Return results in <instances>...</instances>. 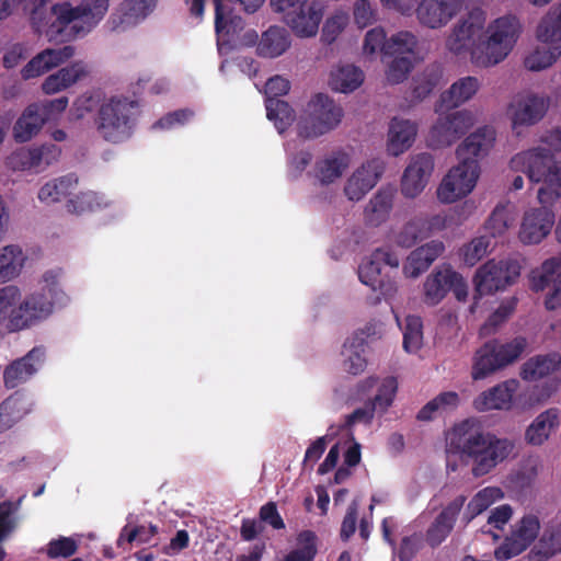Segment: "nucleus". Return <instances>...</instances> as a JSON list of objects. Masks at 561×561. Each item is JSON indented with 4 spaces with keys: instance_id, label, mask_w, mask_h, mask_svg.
I'll use <instances>...</instances> for the list:
<instances>
[{
    "instance_id": "nucleus-35",
    "label": "nucleus",
    "mask_w": 561,
    "mask_h": 561,
    "mask_svg": "<svg viewBox=\"0 0 561 561\" xmlns=\"http://www.w3.org/2000/svg\"><path fill=\"white\" fill-rule=\"evenodd\" d=\"M351 162V156L347 152H331L317 162L316 178L324 185L335 183L350 168Z\"/></svg>"
},
{
    "instance_id": "nucleus-44",
    "label": "nucleus",
    "mask_w": 561,
    "mask_h": 561,
    "mask_svg": "<svg viewBox=\"0 0 561 561\" xmlns=\"http://www.w3.org/2000/svg\"><path fill=\"white\" fill-rule=\"evenodd\" d=\"M153 0H125L119 7V16L112 18L114 30L124 25H134L144 20L151 11Z\"/></svg>"
},
{
    "instance_id": "nucleus-49",
    "label": "nucleus",
    "mask_w": 561,
    "mask_h": 561,
    "mask_svg": "<svg viewBox=\"0 0 561 561\" xmlns=\"http://www.w3.org/2000/svg\"><path fill=\"white\" fill-rule=\"evenodd\" d=\"M364 343L362 339L347 340L342 348L343 367L353 375L364 371L366 359L364 357Z\"/></svg>"
},
{
    "instance_id": "nucleus-11",
    "label": "nucleus",
    "mask_w": 561,
    "mask_h": 561,
    "mask_svg": "<svg viewBox=\"0 0 561 561\" xmlns=\"http://www.w3.org/2000/svg\"><path fill=\"white\" fill-rule=\"evenodd\" d=\"M549 108V100L531 91H523L513 96L507 106L512 128L519 133L520 128L539 123Z\"/></svg>"
},
{
    "instance_id": "nucleus-20",
    "label": "nucleus",
    "mask_w": 561,
    "mask_h": 561,
    "mask_svg": "<svg viewBox=\"0 0 561 561\" xmlns=\"http://www.w3.org/2000/svg\"><path fill=\"white\" fill-rule=\"evenodd\" d=\"M495 130L482 126L469 134L456 149L457 160L480 164L479 160L489 154L495 144Z\"/></svg>"
},
{
    "instance_id": "nucleus-6",
    "label": "nucleus",
    "mask_w": 561,
    "mask_h": 561,
    "mask_svg": "<svg viewBox=\"0 0 561 561\" xmlns=\"http://www.w3.org/2000/svg\"><path fill=\"white\" fill-rule=\"evenodd\" d=\"M343 108L329 95H313L304 110L297 123L298 136L314 139L335 129L342 122Z\"/></svg>"
},
{
    "instance_id": "nucleus-33",
    "label": "nucleus",
    "mask_w": 561,
    "mask_h": 561,
    "mask_svg": "<svg viewBox=\"0 0 561 561\" xmlns=\"http://www.w3.org/2000/svg\"><path fill=\"white\" fill-rule=\"evenodd\" d=\"M365 80L363 70L353 64H336L329 73V87L339 93H352L357 90Z\"/></svg>"
},
{
    "instance_id": "nucleus-61",
    "label": "nucleus",
    "mask_w": 561,
    "mask_h": 561,
    "mask_svg": "<svg viewBox=\"0 0 561 561\" xmlns=\"http://www.w3.org/2000/svg\"><path fill=\"white\" fill-rule=\"evenodd\" d=\"M34 104L37 105V110L41 112L45 123H47L57 121L61 116L69 105V99L67 96H60L53 100L34 102Z\"/></svg>"
},
{
    "instance_id": "nucleus-54",
    "label": "nucleus",
    "mask_w": 561,
    "mask_h": 561,
    "mask_svg": "<svg viewBox=\"0 0 561 561\" xmlns=\"http://www.w3.org/2000/svg\"><path fill=\"white\" fill-rule=\"evenodd\" d=\"M514 222V215L508 206L499 205L490 215L485 230L491 237H503Z\"/></svg>"
},
{
    "instance_id": "nucleus-17",
    "label": "nucleus",
    "mask_w": 561,
    "mask_h": 561,
    "mask_svg": "<svg viewBox=\"0 0 561 561\" xmlns=\"http://www.w3.org/2000/svg\"><path fill=\"white\" fill-rule=\"evenodd\" d=\"M462 9L460 0H420L413 8L416 19L425 27H445Z\"/></svg>"
},
{
    "instance_id": "nucleus-18",
    "label": "nucleus",
    "mask_w": 561,
    "mask_h": 561,
    "mask_svg": "<svg viewBox=\"0 0 561 561\" xmlns=\"http://www.w3.org/2000/svg\"><path fill=\"white\" fill-rule=\"evenodd\" d=\"M530 286L536 291L551 286V293L545 301L546 307L550 310L561 307V262L557 259L545 261L531 272Z\"/></svg>"
},
{
    "instance_id": "nucleus-51",
    "label": "nucleus",
    "mask_w": 561,
    "mask_h": 561,
    "mask_svg": "<svg viewBox=\"0 0 561 561\" xmlns=\"http://www.w3.org/2000/svg\"><path fill=\"white\" fill-rule=\"evenodd\" d=\"M266 116L274 123L278 133L285 131L296 118L295 112L289 104L276 99H268L266 101Z\"/></svg>"
},
{
    "instance_id": "nucleus-59",
    "label": "nucleus",
    "mask_w": 561,
    "mask_h": 561,
    "mask_svg": "<svg viewBox=\"0 0 561 561\" xmlns=\"http://www.w3.org/2000/svg\"><path fill=\"white\" fill-rule=\"evenodd\" d=\"M422 321L419 317L409 316L403 331V347L409 353H416L423 345Z\"/></svg>"
},
{
    "instance_id": "nucleus-40",
    "label": "nucleus",
    "mask_w": 561,
    "mask_h": 561,
    "mask_svg": "<svg viewBox=\"0 0 561 561\" xmlns=\"http://www.w3.org/2000/svg\"><path fill=\"white\" fill-rule=\"evenodd\" d=\"M511 51L486 35L471 51V61L480 68L493 67L502 62Z\"/></svg>"
},
{
    "instance_id": "nucleus-36",
    "label": "nucleus",
    "mask_w": 561,
    "mask_h": 561,
    "mask_svg": "<svg viewBox=\"0 0 561 561\" xmlns=\"http://www.w3.org/2000/svg\"><path fill=\"white\" fill-rule=\"evenodd\" d=\"M484 33L512 51L522 33V24L516 16L504 15L492 21Z\"/></svg>"
},
{
    "instance_id": "nucleus-4",
    "label": "nucleus",
    "mask_w": 561,
    "mask_h": 561,
    "mask_svg": "<svg viewBox=\"0 0 561 561\" xmlns=\"http://www.w3.org/2000/svg\"><path fill=\"white\" fill-rule=\"evenodd\" d=\"M67 302V295L58 287V273L45 272L37 289L25 296L22 294V330L46 320L57 308L64 307Z\"/></svg>"
},
{
    "instance_id": "nucleus-62",
    "label": "nucleus",
    "mask_w": 561,
    "mask_h": 561,
    "mask_svg": "<svg viewBox=\"0 0 561 561\" xmlns=\"http://www.w3.org/2000/svg\"><path fill=\"white\" fill-rule=\"evenodd\" d=\"M78 541L72 537H58L48 542L46 553L49 558H68L76 553Z\"/></svg>"
},
{
    "instance_id": "nucleus-5",
    "label": "nucleus",
    "mask_w": 561,
    "mask_h": 561,
    "mask_svg": "<svg viewBox=\"0 0 561 561\" xmlns=\"http://www.w3.org/2000/svg\"><path fill=\"white\" fill-rule=\"evenodd\" d=\"M270 7L290 32L301 39L318 35L325 14V5L320 0H270Z\"/></svg>"
},
{
    "instance_id": "nucleus-64",
    "label": "nucleus",
    "mask_w": 561,
    "mask_h": 561,
    "mask_svg": "<svg viewBox=\"0 0 561 561\" xmlns=\"http://www.w3.org/2000/svg\"><path fill=\"white\" fill-rule=\"evenodd\" d=\"M414 61L410 57H394L386 72L387 80L390 83L403 81L411 71Z\"/></svg>"
},
{
    "instance_id": "nucleus-1",
    "label": "nucleus",
    "mask_w": 561,
    "mask_h": 561,
    "mask_svg": "<svg viewBox=\"0 0 561 561\" xmlns=\"http://www.w3.org/2000/svg\"><path fill=\"white\" fill-rule=\"evenodd\" d=\"M110 0H81L55 3L49 10L36 8L31 14L34 31L49 42L62 43L90 33L105 16Z\"/></svg>"
},
{
    "instance_id": "nucleus-7",
    "label": "nucleus",
    "mask_w": 561,
    "mask_h": 561,
    "mask_svg": "<svg viewBox=\"0 0 561 561\" xmlns=\"http://www.w3.org/2000/svg\"><path fill=\"white\" fill-rule=\"evenodd\" d=\"M480 175V164L458 160L438 183L435 192L437 201L450 205L466 198L474 191Z\"/></svg>"
},
{
    "instance_id": "nucleus-27",
    "label": "nucleus",
    "mask_w": 561,
    "mask_h": 561,
    "mask_svg": "<svg viewBox=\"0 0 561 561\" xmlns=\"http://www.w3.org/2000/svg\"><path fill=\"white\" fill-rule=\"evenodd\" d=\"M561 423V413L557 408H549L540 412L526 427L525 442L535 447L545 445L558 431Z\"/></svg>"
},
{
    "instance_id": "nucleus-31",
    "label": "nucleus",
    "mask_w": 561,
    "mask_h": 561,
    "mask_svg": "<svg viewBox=\"0 0 561 561\" xmlns=\"http://www.w3.org/2000/svg\"><path fill=\"white\" fill-rule=\"evenodd\" d=\"M480 88L481 82L476 77L467 76L459 78L442 93L439 102L435 105V113H439L445 105L448 107L463 105L478 94Z\"/></svg>"
},
{
    "instance_id": "nucleus-8",
    "label": "nucleus",
    "mask_w": 561,
    "mask_h": 561,
    "mask_svg": "<svg viewBox=\"0 0 561 561\" xmlns=\"http://www.w3.org/2000/svg\"><path fill=\"white\" fill-rule=\"evenodd\" d=\"M437 114L438 117L430 128L426 138L427 145L434 149L451 146L476 123L474 114L469 110L450 113L440 111Z\"/></svg>"
},
{
    "instance_id": "nucleus-46",
    "label": "nucleus",
    "mask_w": 561,
    "mask_h": 561,
    "mask_svg": "<svg viewBox=\"0 0 561 561\" xmlns=\"http://www.w3.org/2000/svg\"><path fill=\"white\" fill-rule=\"evenodd\" d=\"M393 194L388 191L378 192L365 207V219L371 226L385 222L392 210Z\"/></svg>"
},
{
    "instance_id": "nucleus-3",
    "label": "nucleus",
    "mask_w": 561,
    "mask_h": 561,
    "mask_svg": "<svg viewBox=\"0 0 561 561\" xmlns=\"http://www.w3.org/2000/svg\"><path fill=\"white\" fill-rule=\"evenodd\" d=\"M511 167L540 184L537 191L540 205L553 206L561 198V162L549 150L537 147L519 152L511 160Z\"/></svg>"
},
{
    "instance_id": "nucleus-58",
    "label": "nucleus",
    "mask_w": 561,
    "mask_h": 561,
    "mask_svg": "<svg viewBox=\"0 0 561 561\" xmlns=\"http://www.w3.org/2000/svg\"><path fill=\"white\" fill-rule=\"evenodd\" d=\"M387 35L382 27L369 30L363 39L362 54L365 58L374 59L379 53L387 55Z\"/></svg>"
},
{
    "instance_id": "nucleus-52",
    "label": "nucleus",
    "mask_w": 561,
    "mask_h": 561,
    "mask_svg": "<svg viewBox=\"0 0 561 561\" xmlns=\"http://www.w3.org/2000/svg\"><path fill=\"white\" fill-rule=\"evenodd\" d=\"M5 165L12 171H30L41 167V151L33 148H20L9 154Z\"/></svg>"
},
{
    "instance_id": "nucleus-26",
    "label": "nucleus",
    "mask_w": 561,
    "mask_h": 561,
    "mask_svg": "<svg viewBox=\"0 0 561 561\" xmlns=\"http://www.w3.org/2000/svg\"><path fill=\"white\" fill-rule=\"evenodd\" d=\"M382 264L392 268H398L400 265V256L388 247L379 248L376 249L358 268V276L360 282L364 285L370 287L374 291L377 290V286L382 279Z\"/></svg>"
},
{
    "instance_id": "nucleus-50",
    "label": "nucleus",
    "mask_w": 561,
    "mask_h": 561,
    "mask_svg": "<svg viewBox=\"0 0 561 561\" xmlns=\"http://www.w3.org/2000/svg\"><path fill=\"white\" fill-rule=\"evenodd\" d=\"M423 239L426 238L425 230L422 227V218H413L407 221L398 230H394L390 237V240L401 248H411Z\"/></svg>"
},
{
    "instance_id": "nucleus-19",
    "label": "nucleus",
    "mask_w": 561,
    "mask_h": 561,
    "mask_svg": "<svg viewBox=\"0 0 561 561\" xmlns=\"http://www.w3.org/2000/svg\"><path fill=\"white\" fill-rule=\"evenodd\" d=\"M265 0H214L216 9L215 26L219 38H224L225 35L233 34L234 26L230 24V10L228 3L236 2L244 11L254 12L256 11ZM191 3V13L197 18H202L204 14V0H186Z\"/></svg>"
},
{
    "instance_id": "nucleus-15",
    "label": "nucleus",
    "mask_w": 561,
    "mask_h": 561,
    "mask_svg": "<svg viewBox=\"0 0 561 561\" xmlns=\"http://www.w3.org/2000/svg\"><path fill=\"white\" fill-rule=\"evenodd\" d=\"M550 206L530 207L523 214L518 239L523 244H538L551 232L556 217Z\"/></svg>"
},
{
    "instance_id": "nucleus-47",
    "label": "nucleus",
    "mask_w": 561,
    "mask_h": 561,
    "mask_svg": "<svg viewBox=\"0 0 561 561\" xmlns=\"http://www.w3.org/2000/svg\"><path fill=\"white\" fill-rule=\"evenodd\" d=\"M387 55L393 57H410L416 60L419 57V44L414 34L401 31L393 34L387 44Z\"/></svg>"
},
{
    "instance_id": "nucleus-2",
    "label": "nucleus",
    "mask_w": 561,
    "mask_h": 561,
    "mask_svg": "<svg viewBox=\"0 0 561 561\" xmlns=\"http://www.w3.org/2000/svg\"><path fill=\"white\" fill-rule=\"evenodd\" d=\"M447 442L451 449L470 460L471 473L476 478L493 471L508 458L515 447L511 439L484 431L474 419L456 424L448 432Z\"/></svg>"
},
{
    "instance_id": "nucleus-32",
    "label": "nucleus",
    "mask_w": 561,
    "mask_h": 561,
    "mask_svg": "<svg viewBox=\"0 0 561 561\" xmlns=\"http://www.w3.org/2000/svg\"><path fill=\"white\" fill-rule=\"evenodd\" d=\"M44 352L33 348L23 358L13 362L4 370V383L8 388H15L28 380L41 367Z\"/></svg>"
},
{
    "instance_id": "nucleus-53",
    "label": "nucleus",
    "mask_w": 561,
    "mask_h": 561,
    "mask_svg": "<svg viewBox=\"0 0 561 561\" xmlns=\"http://www.w3.org/2000/svg\"><path fill=\"white\" fill-rule=\"evenodd\" d=\"M561 551V528L547 530L531 550L535 561H545Z\"/></svg>"
},
{
    "instance_id": "nucleus-22",
    "label": "nucleus",
    "mask_w": 561,
    "mask_h": 561,
    "mask_svg": "<svg viewBox=\"0 0 561 561\" xmlns=\"http://www.w3.org/2000/svg\"><path fill=\"white\" fill-rule=\"evenodd\" d=\"M517 389V380H505L478 394L472 401V407L478 412H489L493 410L508 411L513 408L514 396Z\"/></svg>"
},
{
    "instance_id": "nucleus-12",
    "label": "nucleus",
    "mask_w": 561,
    "mask_h": 561,
    "mask_svg": "<svg viewBox=\"0 0 561 561\" xmlns=\"http://www.w3.org/2000/svg\"><path fill=\"white\" fill-rule=\"evenodd\" d=\"M424 299L428 305H437L449 290L458 300L466 299L468 286L463 277L450 267H442L428 275L423 285Z\"/></svg>"
},
{
    "instance_id": "nucleus-55",
    "label": "nucleus",
    "mask_w": 561,
    "mask_h": 561,
    "mask_svg": "<svg viewBox=\"0 0 561 561\" xmlns=\"http://www.w3.org/2000/svg\"><path fill=\"white\" fill-rule=\"evenodd\" d=\"M102 94L99 91H87L75 99L69 110V119L79 121L92 113L101 103Z\"/></svg>"
},
{
    "instance_id": "nucleus-25",
    "label": "nucleus",
    "mask_w": 561,
    "mask_h": 561,
    "mask_svg": "<svg viewBox=\"0 0 561 561\" xmlns=\"http://www.w3.org/2000/svg\"><path fill=\"white\" fill-rule=\"evenodd\" d=\"M398 390V382L392 377L383 379L367 378L358 386V391L371 396L367 402L377 414H383L392 405Z\"/></svg>"
},
{
    "instance_id": "nucleus-30",
    "label": "nucleus",
    "mask_w": 561,
    "mask_h": 561,
    "mask_svg": "<svg viewBox=\"0 0 561 561\" xmlns=\"http://www.w3.org/2000/svg\"><path fill=\"white\" fill-rule=\"evenodd\" d=\"M27 251L19 243L0 248V285L18 279L28 263Z\"/></svg>"
},
{
    "instance_id": "nucleus-14",
    "label": "nucleus",
    "mask_w": 561,
    "mask_h": 561,
    "mask_svg": "<svg viewBox=\"0 0 561 561\" xmlns=\"http://www.w3.org/2000/svg\"><path fill=\"white\" fill-rule=\"evenodd\" d=\"M485 18L481 12L471 13L454 26L446 39L449 51L460 55L478 46L484 34Z\"/></svg>"
},
{
    "instance_id": "nucleus-23",
    "label": "nucleus",
    "mask_w": 561,
    "mask_h": 561,
    "mask_svg": "<svg viewBox=\"0 0 561 561\" xmlns=\"http://www.w3.org/2000/svg\"><path fill=\"white\" fill-rule=\"evenodd\" d=\"M75 56L72 46L59 48H46L34 56L22 69L21 77L24 80L37 78L49 70L57 68Z\"/></svg>"
},
{
    "instance_id": "nucleus-43",
    "label": "nucleus",
    "mask_w": 561,
    "mask_h": 561,
    "mask_svg": "<svg viewBox=\"0 0 561 561\" xmlns=\"http://www.w3.org/2000/svg\"><path fill=\"white\" fill-rule=\"evenodd\" d=\"M500 369L503 368L491 342H486L476 351L471 367V378L473 380L485 379Z\"/></svg>"
},
{
    "instance_id": "nucleus-38",
    "label": "nucleus",
    "mask_w": 561,
    "mask_h": 561,
    "mask_svg": "<svg viewBox=\"0 0 561 561\" xmlns=\"http://www.w3.org/2000/svg\"><path fill=\"white\" fill-rule=\"evenodd\" d=\"M561 368L559 354L537 355L527 359L520 367V377L526 381H538Z\"/></svg>"
},
{
    "instance_id": "nucleus-37",
    "label": "nucleus",
    "mask_w": 561,
    "mask_h": 561,
    "mask_svg": "<svg viewBox=\"0 0 561 561\" xmlns=\"http://www.w3.org/2000/svg\"><path fill=\"white\" fill-rule=\"evenodd\" d=\"M45 124L37 105L31 103L14 123L12 128L13 138L16 142H27L39 134Z\"/></svg>"
},
{
    "instance_id": "nucleus-48",
    "label": "nucleus",
    "mask_w": 561,
    "mask_h": 561,
    "mask_svg": "<svg viewBox=\"0 0 561 561\" xmlns=\"http://www.w3.org/2000/svg\"><path fill=\"white\" fill-rule=\"evenodd\" d=\"M350 24V14L345 9L337 8L325 19L321 28V42L334 43Z\"/></svg>"
},
{
    "instance_id": "nucleus-57",
    "label": "nucleus",
    "mask_w": 561,
    "mask_h": 561,
    "mask_svg": "<svg viewBox=\"0 0 561 561\" xmlns=\"http://www.w3.org/2000/svg\"><path fill=\"white\" fill-rule=\"evenodd\" d=\"M493 344L497 359L502 368L514 363L526 348V340L522 337L514 339L511 342L502 343L490 341Z\"/></svg>"
},
{
    "instance_id": "nucleus-9",
    "label": "nucleus",
    "mask_w": 561,
    "mask_h": 561,
    "mask_svg": "<svg viewBox=\"0 0 561 561\" xmlns=\"http://www.w3.org/2000/svg\"><path fill=\"white\" fill-rule=\"evenodd\" d=\"M131 103L126 100L111 99L99 111L98 129L108 141L121 142L131 134Z\"/></svg>"
},
{
    "instance_id": "nucleus-42",
    "label": "nucleus",
    "mask_w": 561,
    "mask_h": 561,
    "mask_svg": "<svg viewBox=\"0 0 561 561\" xmlns=\"http://www.w3.org/2000/svg\"><path fill=\"white\" fill-rule=\"evenodd\" d=\"M78 185V178L69 174L45 183L38 191L37 197L42 203L53 204L69 197Z\"/></svg>"
},
{
    "instance_id": "nucleus-39",
    "label": "nucleus",
    "mask_w": 561,
    "mask_h": 561,
    "mask_svg": "<svg viewBox=\"0 0 561 561\" xmlns=\"http://www.w3.org/2000/svg\"><path fill=\"white\" fill-rule=\"evenodd\" d=\"M560 58V47L538 43L526 51L523 66L528 71L539 72L551 68Z\"/></svg>"
},
{
    "instance_id": "nucleus-41",
    "label": "nucleus",
    "mask_w": 561,
    "mask_h": 561,
    "mask_svg": "<svg viewBox=\"0 0 561 561\" xmlns=\"http://www.w3.org/2000/svg\"><path fill=\"white\" fill-rule=\"evenodd\" d=\"M290 46L288 32L279 26H272L262 34L256 51L260 56L275 58L283 55Z\"/></svg>"
},
{
    "instance_id": "nucleus-45",
    "label": "nucleus",
    "mask_w": 561,
    "mask_h": 561,
    "mask_svg": "<svg viewBox=\"0 0 561 561\" xmlns=\"http://www.w3.org/2000/svg\"><path fill=\"white\" fill-rule=\"evenodd\" d=\"M504 492L495 485L485 486L479 490L467 504L463 519L470 523L474 517L485 512L491 505L504 499Z\"/></svg>"
},
{
    "instance_id": "nucleus-56",
    "label": "nucleus",
    "mask_w": 561,
    "mask_h": 561,
    "mask_svg": "<svg viewBox=\"0 0 561 561\" xmlns=\"http://www.w3.org/2000/svg\"><path fill=\"white\" fill-rule=\"evenodd\" d=\"M102 206H107L105 197L92 191L81 192L71 196L67 204L68 210L76 214L95 210Z\"/></svg>"
},
{
    "instance_id": "nucleus-10",
    "label": "nucleus",
    "mask_w": 561,
    "mask_h": 561,
    "mask_svg": "<svg viewBox=\"0 0 561 561\" xmlns=\"http://www.w3.org/2000/svg\"><path fill=\"white\" fill-rule=\"evenodd\" d=\"M520 275V265L515 260H490L477 270L476 291L482 296L503 290L514 284Z\"/></svg>"
},
{
    "instance_id": "nucleus-29",
    "label": "nucleus",
    "mask_w": 561,
    "mask_h": 561,
    "mask_svg": "<svg viewBox=\"0 0 561 561\" xmlns=\"http://www.w3.org/2000/svg\"><path fill=\"white\" fill-rule=\"evenodd\" d=\"M419 126L415 122L394 117L389 124L387 135V152L398 157L405 152L415 141Z\"/></svg>"
},
{
    "instance_id": "nucleus-60",
    "label": "nucleus",
    "mask_w": 561,
    "mask_h": 561,
    "mask_svg": "<svg viewBox=\"0 0 561 561\" xmlns=\"http://www.w3.org/2000/svg\"><path fill=\"white\" fill-rule=\"evenodd\" d=\"M491 245V240L486 236L472 239L461 248L463 262L469 266L476 265L490 252Z\"/></svg>"
},
{
    "instance_id": "nucleus-16",
    "label": "nucleus",
    "mask_w": 561,
    "mask_h": 561,
    "mask_svg": "<svg viewBox=\"0 0 561 561\" xmlns=\"http://www.w3.org/2000/svg\"><path fill=\"white\" fill-rule=\"evenodd\" d=\"M435 161L427 152L410 157L401 179V193L407 198L417 197L426 187L434 172Z\"/></svg>"
},
{
    "instance_id": "nucleus-63",
    "label": "nucleus",
    "mask_w": 561,
    "mask_h": 561,
    "mask_svg": "<svg viewBox=\"0 0 561 561\" xmlns=\"http://www.w3.org/2000/svg\"><path fill=\"white\" fill-rule=\"evenodd\" d=\"M20 400L9 398L0 405V432L10 428L22 415L19 411Z\"/></svg>"
},
{
    "instance_id": "nucleus-28",
    "label": "nucleus",
    "mask_w": 561,
    "mask_h": 561,
    "mask_svg": "<svg viewBox=\"0 0 561 561\" xmlns=\"http://www.w3.org/2000/svg\"><path fill=\"white\" fill-rule=\"evenodd\" d=\"M22 290L16 285L0 288V333L22 330Z\"/></svg>"
},
{
    "instance_id": "nucleus-34",
    "label": "nucleus",
    "mask_w": 561,
    "mask_h": 561,
    "mask_svg": "<svg viewBox=\"0 0 561 561\" xmlns=\"http://www.w3.org/2000/svg\"><path fill=\"white\" fill-rule=\"evenodd\" d=\"M465 503L466 496L458 495L437 516L427 531V540L432 546L439 545L448 536Z\"/></svg>"
},
{
    "instance_id": "nucleus-24",
    "label": "nucleus",
    "mask_w": 561,
    "mask_h": 561,
    "mask_svg": "<svg viewBox=\"0 0 561 561\" xmlns=\"http://www.w3.org/2000/svg\"><path fill=\"white\" fill-rule=\"evenodd\" d=\"M91 72L92 67L89 64L75 61L46 77L41 85L42 92L47 95L59 93L84 80Z\"/></svg>"
},
{
    "instance_id": "nucleus-13",
    "label": "nucleus",
    "mask_w": 561,
    "mask_h": 561,
    "mask_svg": "<svg viewBox=\"0 0 561 561\" xmlns=\"http://www.w3.org/2000/svg\"><path fill=\"white\" fill-rule=\"evenodd\" d=\"M539 533L538 517L533 514L523 516L513 525L505 542L495 550V558L505 561L522 553L534 542Z\"/></svg>"
},
{
    "instance_id": "nucleus-21",
    "label": "nucleus",
    "mask_w": 561,
    "mask_h": 561,
    "mask_svg": "<svg viewBox=\"0 0 561 561\" xmlns=\"http://www.w3.org/2000/svg\"><path fill=\"white\" fill-rule=\"evenodd\" d=\"M383 171V163L374 159L358 167L347 179L344 193L350 201H360L377 184Z\"/></svg>"
}]
</instances>
